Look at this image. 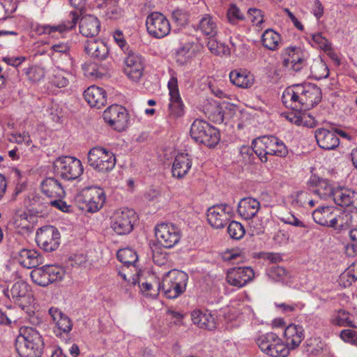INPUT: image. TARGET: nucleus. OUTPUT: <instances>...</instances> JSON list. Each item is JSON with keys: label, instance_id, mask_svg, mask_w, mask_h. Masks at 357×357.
<instances>
[{"label": "nucleus", "instance_id": "1", "mask_svg": "<svg viewBox=\"0 0 357 357\" xmlns=\"http://www.w3.org/2000/svg\"><path fill=\"white\" fill-rule=\"evenodd\" d=\"M321 100V89L315 84L304 83L287 88L282 96V102L292 108L310 109Z\"/></svg>", "mask_w": 357, "mask_h": 357}, {"label": "nucleus", "instance_id": "2", "mask_svg": "<svg viewBox=\"0 0 357 357\" xmlns=\"http://www.w3.org/2000/svg\"><path fill=\"white\" fill-rule=\"evenodd\" d=\"M42 335L32 327H22L17 338V351L21 357H40L43 353Z\"/></svg>", "mask_w": 357, "mask_h": 357}, {"label": "nucleus", "instance_id": "3", "mask_svg": "<svg viewBox=\"0 0 357 357\" xmlns=\"http://www.w3.org/2000/svg\"><path fill=\"white\" fill-rule=\"evenodd\" d=\"M314 221L322 226L341 229L347 224L348 215L333 206L319 207L312 213Z\"/></svg>", "mask_w": 357, "mask_h": 357}, {"label": "nucleus", "instance_id": "4", "mask_svg": "<svg viewBox=\"0 0 357 357\" xmlns=\"http://www.w3.org/2000/svg\"><path fill=\"white\" fill-rule=\"evenodd\" d=\"M82 162L72 156H61L56 158L53 163L54 174L66 181L79 178L83 173Z\"/></svg>", "mask_w": 357, "mask_h": 357}, {"label": "nucleus", "instance_id": "5", "mask_svg": "<svg viewBox=\"0 0 357 357\" xmlns=\"http://www.w3.org/2000/svg\"><path fill=\"white\" fill-rule=\"evenodd\" d=\"M188 275L186 273L172 270L163 278L161 285L162 291L168 298H176L183 293L186 289Z\"/></svg>", "mask_w": 357, "mask_h": 357}, {"label": "nucleus", "instance_id": "6", "mask_svg": "<svg viewBox=\"0 0 357 357\" xmlns=\"http://www.w3.org/2000/svg\"><path fill=\"white\" fill-rule=\"evenodd\" d=\"M116 160L114 154L102 146H95L88 153V164L100 173L111 172L115 167Z\"/></svg>", "mask_w": 357, "mask_h": 357}, {"label": "nucleus", "instance_id": "7", "mask_svg": "<svg viewBox=\"0 0 357 357\" xmlns=\"http://www.w3.org/2000/svg\"><path fill=\"white\" fill-rule=\"evenodd\" d=\"M191 137L199 144L208 147H214L220 141L219 131L206 121L196 119L190 128Z\"/></svg>", "mask_w": 357, "mask_h": 357}, {"label": "nucleus", "instance_id": "8", "mask_svg": "<svg viewBox=\"0 0 357 357\" xmlns=\"http://www.w3.org/2000/svg\"><path fill=\"white\" fill-rule=\"evenodd\" d=\"M80 208L89 213L100 211L106 201L105 190L98 186H91L82 190L77 197Z\"/></svg>", "mask_w": 357, "mask_h": 357}, {"label": "nucleus", "instance_id": "9", "mask_svg": "<svg viewBox=\"0 0 357 357\" xmlns=\"http://www.w3.org/2000/svg\"><path fill=\"white\" fill-rule=\"evenodd\" d=\"M10 301L17 304L22 310L28 313L31 310L34 298L29 285L24 281L15 282L10 289L3 291Z\"/></svg>", "mask_w": 357, "mask_h": 357}, {"label": "nucleus", "instance_id": "10", "mask_svg": "<svg viewBox=\"0 0 357 357\" xmlns=\"http://www.w3.org/2000/svg\"><path fill=\"white\" fill-rule=\"evenodd\" d=\"M169 90V104L167 110V119L173 122L183 116L185 114V106L181 99L178 79L174 73H171V77L167 83Z\"/></svg>", "mask_w": 357, "mask_h": 357}, {"label": "nucleus", "instance_id": "11", "mask_svg": "<svg viewBox=\"0 0 357 357\" xmlns=\"http://www.w3.org/2000/svg\"><path fill=\"white\" fill-rule=\"evenodd\" d=\"M256 343L261 351L271 357H285L289 354L288 347L274 333H266L259 335Z\"/></svg>", "mask_w": 357, "mask_h": 357}, {"label": "nucleus", "instance_id": "12", "mask_svg": "<svg viewBox=\"0 0 357 357\" xmlns=\"http://www.w3.org/2000/svg\"><path fill=\"white\" fill-rule=\"evenodd\" d=\"M111 228L118 235H126L133 229V223L136 220L135 213L129 208L115 211L111 218Z\"/></svg>", "mask_w": 357, "mask_h": 357}, {"label": "nucleus", "instance_id": "13", "mask_svg": "<svg viewBox=\"0 0 357 357\" xmlns=\"http://www.w3.org/2000/svg\"><path fill=\"white\" fill-rule=\"evenodd\" d=\"M148 33L153 38L160 39L169 34L171 25L167 17L160 12H152L146 19Z\"/></svg>", "mask_w": 357, "mask_h": 357}, {"label": "nucleus", "instance_id": "14", "mask_svg": "<svg viewBox=\"0 0 357 357\" xmlns=\"http://www.w3.org/2000/svg\"><path fill=\"white\" fill-rule=\"evenodd\" d=\"M155 235L158 243L165 248H173L179 242L181 236V230L176 225L167 222L156 225Z\"/></svg>", "mask_w": 357, "mask_h": 357}, {"label": "nucleus", "instance_id": "15", "mask_svg": "<svg viewBox=\"0 0 357 357\" xmlns=\"http://www.w3.org/2000/svg\"><path fill=\"white\" fill-rule=\"evenodd\" d=\"M36 241L45 252H52L57 249L60 244V234L53 226H44L37 230Z\"/></svg>", "mask_w": 357, "mask_h": 357}, {"label": "nucleus", "instance_id": "16", "mask_svg": "<svg viewBox=\"0 0 357 357\" xmlns=\"http://www.w3.org/2000/svg\"><path fill=\"white\" fill-rule=\"evenodd\" d=\"M144 70V59L135 52L128 51L124 59L123 73L129 79L138 82Z\"/></svg>", "mask_w": 357, "mask_h": 357}, {"label": "nucleus", "instance_id": "17", "mask_svg": "<svg viewBox=\"0 0 357 357\" xmlns=\"http://www.w3.org/2000/svg\"><path fill=\"white\" fill-rule=\"evenodd\" d=\"M104 121L117 131L124 130L129 121L126 109L119 105H113L107 107L102 114Z\"/></svg>", "mask_w": 357, "mask_h": 357}, {"label": "nucleus", "instance_id": "18", "mask_svg": "<svg viewBox=\"0 0 357 357\" xmlns=\"http://www.w3.org/2000/svg\"><path fill=\"white\" fill-rule=\"evenodd\" d=\"M283 64L285 67L301 71L307 65V53L298 47H287L282 52Z\"/></svg>", "mask_w": 357, "mask_h": 357}, {"label": "nucleus", "instance_id": "19", "mask_svg": "<svg viewBox=\"0 0 357 357\" xmlns=\"http://www.w3.org/2000/svg\"><path fill=\"white\" fill-rule=\"evenodd\" d=\"M233 208L227 204H220L210 207L207 211L208 223L215 229L223 228L233 215Z\"/></svg>", "mask_w": 357, "mask_h": 357}, {"label": "nucleus", "instance_id": "20", "mask_svg": "<svg viewBox=\"0 0 357 357\" xmlns=\"http://www.w3.org/2000/svg\"><path fill=\"white\" fill-rule=\"evenodd\" d=\"M70 20L63 22L58 25L39 24H36L33 26V29L38 35H49L52 38L58 37L59 34H61L66 31L71 30L77 24L79 15L77 12H70Z\"/></svg>", "mask_w": 357, "mask_h": 357}, {"label": "nucleus", "instance_id": "21", "mask_svg": "<svg viewBox=\"0 0 357 357\" xmlns=\"http://www.w3.org/2000/svg\"><path fill=\"white\" fill-rule=\"evenodd\" d=\"M255 278L253 269L249 266L235 267L227 273V282L231 286L241 288Z\"/></svg>", "mask_w": 357, "mask_h": 357}, {"label": "nucleus", "instance_id": "22", "mask_svg": "<svg viewBox=\"0 0 357 357\" xmlns=\"http://www.w3.org/2000/svg\"><path fill=\"white\" fill-rule=\"evenodd\" d=\"M334 202L342 207L351 206L354 211L357 212V192L342 186L335 188L333 193Z\"/></svg>", "mask_w": 357, "mask_h": 357}, {"label": "nucleus", "instance_id": "23", "mask_svg": "<svg viewBox=\"0 0 357 357\" xmlns=\"http://www.w3.org/2000/svg\"><path fill=\"white\" fill-rule=\"evenodd\" d=\"M317 144L325 150H334L340 145V139L337 133L324 128H317L314 131Z\"/></svg>", "mask_w": 357, "mask_h": 357}, {"label": "nucleus", "instance_id": "24", "mask_svg": "<svg viewBox=\"0 0 357 357\" xmlns=\"http://www.w3.org/2000/svg\"><path fill=\"white\" fill-rule=\"evenodd\" d=\"M284 344L289 350L294 349L298 347L305 337L304 329L303 326L294 324L287 326L283 332Z\"/></svg>", "mask_w": 357, "mask_h": 357}, {"label": "nucleus", "instance_id": "25", "mask_svg": "<svg viewBox=\"0 0 357 357\" xmlns=\"http://www.w3.org/2000/svg\"><path fill=\"white\" fill-rule=\"evenodd\" d=\"M84 100L91 107L100 109L107 103V93L104 89L92 85L83 93Z\"/></svg>", "mask_w": 357, "mask_h": 357}, {"label": "nucleus", "instance_id": "26", "mask_svg": "<svg viewBox=\"0 0 357 357\" xmlns=\"http://www.w3.org/2000/svg\"><path fill=\"white\" fill-rule=\"evenodd\" d=\"M191 319L200 328L213 330L216 327L215 314L208 310H194L191 312Z\"/></svg>", "mask_w": 357, "mask_h": 357}, {"label": "nucleus", "instance_id": "27", "mask_svg": "<svg viewBox=\"0 0 357 357\" xmlns=\"http://www.w3.org/2000/svg\"><path fill=\"white\" fill-rule=\"evenodd\" d=\"M192 163V160L188 153L177 154L172 164V176L177 178H183L191 169Z\"/></svg>", "mask_w": 357, "mask_h": 357}, {"label": "nucleus", "instance_id": "28", "mask_svg": "<svg viewBox=\"0 0 357 357\" xmlns=\"http://www.w3.org/2000/svg\"><path fill=\"white\" fill-rule=\"evenodd\" d=\"M271 137L272 135H264L252 142V150L262 162H266L268 160V156L271 155Z\"/></svg>", "mask_w": 357, "mask_h": 357}, {"label": "nucleus", "instance_id": "29", "mask_svg": "<svg viewBox=\"0 0 357 357\" xmlns=\"http://www.w3.org/2000/svg\"><path fill=\"white\" fill-rule=\"evenodd\" d=\"M86 53L94 59L103 60L108 55V48L106 44L97 39L87 40L84 44Z\"/></svg>", "mask_w": 357, "mask_h": 357}, {"label": "nucleus", "instance_id": "30", "mask_svg": "<svg viewBox=\"0 0 357 357\" xmlns=\"http://www.w3.org/2000/svg\"><path fill=\"white\" fill-rule=\"evenodd\" d=\"M261 204L259 202L252 197L243 198L238 205V213L245 220L254 218L258 213Z\"/></svg>", "mask_w": 357, "mask_h": 357}, {"label": "nucleus", "instance_id": "31", "mask_svg": "<svg viewBox=\"0 0 357 357\" xmlns=\"http://www.w3.org/2000/svg\"><path fill=\"white\" fill-rule=\"evenodd\" d=\"M100 29L98 19L92 15L83 16L79 22V31L85 37L93 38L98 35Z\"/></svg>", "mask_w": 357, "mask_h": 357}, {"label": "nucleus", "instance_id": "32", "mask_svg": "<svg viewBox=\"0 0 357 357\" xmlns=\"http://www.w3.org/2000/svg\"><path fill=\"white\" fill-rule=\"evenodd\" d=\"M42 192L50 198H63L65 191L61 184L53 177L44 179L40 183Z\"/></svg>", "mask_w": 357, "mask_h": 357}, {"label": "nucleus", "instance_id": "33", "mask_svg": "<svg viewBox=\"0 0 357 357\" xmlns=\"http://www.w3.org/2000/svg\"><path fill=\"white\" fill-rule=\"evenodd\" d=\"M18 261L25 268H35L43 263V258L35 250L23 249L19 252Z\"/></svg>", "mask_w": 357, "mask_h": 357}, {"label": "nucleus", "instance_id": "34", "mask_svg": "<svg viewBox=\"0 0 357 357\" xmlns=\"http://www.w3.org/2000/svg\"><path fill=\"white\" fill-rule=\"evenodd\" d=\"M231 82L237 87L248 89L254 83V76L250 73L243 70H234L229 73Z\"/></svg>", "mask_w": 357, "mask_h": 357}, {"label": "nucleus", "instance_id": "35", "mask_svg": "<svg viewBox=\"0 0 357 357\" xmlns=\"http://www.w3.org/2000/svg\"><path fill=\"white\" fill-rule=\"evenodd\" d=\"M73 74L61 68L54 69L49 77L48 82L52 87L63 88L67 86L73 79Z\"/></svg>", "mask_w": 357, "mask_h": 357}, {"label": "nucleus", "instance_id": "36", "mask_svg": "<svg viewBox=\"0 0 357 357\" xmlns=\"http://www.w3.org/2000/svg\"><path fill=\"white\" fill-rule=\"evenodd\" d=\"M261 41L263 47L271 51L278 50L282 45L280 34L271 29H268L263 33Z\"/></svg>", "mask_w": 357, "mask_h": 357}, {"label": "nucleus", "instance_id": "37", "mask_svg": "<svg viewBox=\"0 0 357 357\" xmlns=\"http://www.w3.org/2000/svg\"><path fill=\"white\" fill-rule=\"evenodd\" d=\"M288 202L296 208L305 207L306 205L313 207L315 205L314 199H310L308 192L303 190L291 193L288 197Z\"/></svg>", "mask_w": 357, "mask_h": 357}, {"label": "nucleus", "instance_id": "38", "mask_svg": "<svg viewBox=\"0 0 357 357\" xmlns=\"http://www.w3.org/2000/svg\"><path fill=\"white\" fill-rule=\"evenodd\" d=\"M330 322L340 327H355L352 319V315L344 310L334 311L331 316Z\"/></svg>", "mask_w": 357, "mask_h": 357}, {"label": "nucleus", "instance_id": "39", "mask_svg": "<svg viewBox=\"0 0 357 357\" xmlns=\"http://www.w3.org/2000/svg\"><path fill=\"white\" fill-rule=\"evenodd\" d=\"M199 29L208 38H215L218 28L216 20L210 15H204L199 21Z\"/></svg>", "mask_w": 357, "mask_h": 357}, {"label": "nucleus", "instance_id": "40", "mask_svg": "<svg viewBox=\"0 0 357 357\" xmlns=\"http://www.w3.org/2000/svg\"><path fill=\"white\" fill-rule=\"evenodd\" d=\"M311 75L315 79H321L328 77L329 70L325 62L321 59H314L310 66Z\"/></svg>", "mask_w": 357, "mask_h": 357}, {"label": "nucleus", "instance_id": "41", "mask_svg": "<svg viewBox=\"0 0 357 357\" xmlns=\"http://www.w3.org/2000/svg\"><path fill=\"white\" fill-rule=\"evenodd\" d=\"M47 265L40 268H35L31 272V278L33 282L40 286L45 287L51 283L48 274Z\"/></svg>", "mask_w": 357, "mask_h": 357}, {"label": "nucleus", "instance_id": "42", "mask_svg": "<svg viewBox=\"0 0 357 357\" xmlns=\"http://www.w3.org/2000/svg\"><path fill=\"white\" fill-rule=\"evenodd\" d=\"M137 283H139L142 294L146 298L152 299L156 298L160 290L162 289L160 284L156 281L153 283L150 282H143L140 283L138 281Z\"/></svg>", "mask_w": 357, "mask_h": 357}, {"label": "nucleus", "instance_id": "43", "mask_svg": "<svg viewBox=\"0 0 357 357\" xmlns=\"http://www.w3.org/2000/svg\"><path fill=\"white\" fill-rule=\"evenodd\" d=\"M335 188L328 180L318 178L317 188L314 192L321 199H326L330 197H333Z\"/></svg>", "mask_w": 357, "mask_h": 357}, {"label": "nucleus", "instance_id": "44", "mask_svg": "<svg viewBox=\"0 0 357 357\" xmlns=\"http://www.w3.org/2000/svg\"><path fill=\"white\" fill-rule=\"evenodd\" d=\"M118 259L126 266H134L138 260L137 252L132 248H125L117 252Z\"/></svg>", "mask_w": 357, "mask_h": 357}, {"label": "nucleus", "instance_id": "45", "mask_svg": "<svg viewBox=\"0 0 357 357\" xmlns=\"http://www.w3.org/2000/svg\"><path fill=\"white\" fill-rule=\"evenodd\" d=\"M309 43L314 48L321 50L324 52L331 50V44L321 33L311 34L307 38Z\"/></svg>", "mask_w": 357, "mask_h": 357}, {"label": "nucleus", "instance_id": "46", "mask_svg": "<svg viewBox=\"0 0 357 357\" xmlns=\"http://www.w3.org/2000/svg\"><path fill=\"white\" fill-rule=\"evenodd\" d=\"M207 47L212 54L218 56L229 55L231 50L223 43H218L215 38H208Z\"/></svg>", "mask_w": 357, "mask_h": 357}, {"label": "nucleus", "instance_id": "47", "mask_svg": "<svg viewBox=\"0 0 357 357\" xmlns=\"http://www.w3.org/2000/svg\"><path fill=\"white\" fill-rule=\"evenodd\" d=\"M70 46L67 43H59L52 45L49 55L53 59L57 58L59 56H62L67 60H70L69 54Z\"/></svg>", "mask_w": 357, "mask_h": 357}, {"label": "nucleus", "instance_id": "48", "mask_svg": "<svg viewBox=\"0 0 357 357\" xmlns=\"http://www.w3.org/2000/svg\"><path fill=\"white\" fill-rule=\"evenodd\" d=\"M275 305L278 312L288 315L293 314L303 307V305L299 302L275 303Z\"/></svg>", "mask_w": 357, "mask_h": 357}, {"label": "nucleus", "instance_id": "49", "mask_svg": "<svg viewBox=\"0 0 357 357\" xmlns=\"http://www.w3.org/2000/svg\"><path fill=\"white\" fill-rule=\"evenodd\" d=\"M272 146L271 149V155H275L280 158L286 157L289 153V150L285 144L278 137L273 136L271 137Z\"/></svg>", "mask_w": 357, "mask_h": 357}, {"label": "nucleus", "instance_id": "50", "mask_svg": "<svg viewBox=\"0 0 357 357\" xmlns=\"http://www.w3.org/2000/svg\"><path fill=\"white\" fill-rule=\"evenodd\" d=\"M48 275L51 280V283L61 281L65 275L66 271L64 268L57 265H47Z\"/></svg>", "mask_w": 357, "mask_h": 357}, {"label": "nucleus", "instance_id": "51", "mask_svg": "<svg viewBox=\"0 0 357 357\" xmlns=\"http://www.w3.org/2000/svg\"><path fill=\"white\" fill-rule=\"evenodd\" d=\"M348 236L352 243L345 245L346 252L348 255H356L357 254V225L349 229Z\"/></svg>", "mask_w": 357, "mask_h": 357}, {"label": "nucleus", "instance_id": "52", "mask_svg": "<svg viewBox=\"0 0 357 357\" xmlns=\"http://www.w3.org/2000/svg\"><path fill=\"white\" fill-rule=\"evenodd\" d=\"M8 140L11 142L18 144H24L30 146L32 144V140L28 132H12L8 136Z\"/></svg>", "mask_w": 357, "mask_h": 357}, {"label": "nucleus", "instance_id": "53", "mask_svg": "<svg viewBox=\"0 0 357 357\" xmlns=\"http://www.w3.org/2000/svg\"><path fill=\"white\" fill-rule=\"evenodd\" d=\"M227 17L228 21L233 24L245 19L243 13L235 4H231L227 9Z\"/></svg>", "mask_w": 357, "mask_h": 357}, {"label": "nucleus", "instance_id": "54", "mask_svg": "<svg viewBox=\"0 0 357 357\" xmlns=\"http://www.w3.org/2000/svg\"><path fill=\"white\" fill-rule=\"evenodd\" d=\"M247 19L257 27H261V24L264 22V15L261 10L257 8L248 9Z\"/></svg>", "mask_w": 357, "mask_h": 357}, {"label": "nucleus", "instance_id": "55", "mask_svg": "<svg viewBox=\"0 0 357 357\" xmlns=\"http://www.w3.org/2000/svg\"><path fill=\"white\" fill-rule=\"evenodd\" d=\"M227 232L232 238L240 239L244 236L245 231L240 222L232 221L227 227Z\"/></svg>", "mask_w": 357, "mask_h": 357}, {"label": "nucleus", "instance_id": "56", "mask_svg": "<svg viewBox=\"0 0 357 357\" xmlns=\"http://www.w3.org/2000/svg\"><path fill=\"white\" fill-rule=\"evenodd\" d=\"M31 216L26 212H22L16 214L13 218V224L17 228L28 229L30 226Z\"/></svg>", "mask_w": 357, "mask_h": 357}, {"label": "nucleus", "instance_id": "57", "mask_svg": "<svg viewBox=\"0 0 357 357\" xmlns=\"http://www.w3.org/2000/svg\"><path fill=\"white\" fill-rule=\"evenodd\" d=\"M26 74L30 81L37 82L45 77V70L43 68L35 66L26 69Z\"/></svg>", "mask_w": 357, "mask_h": 357}, {"label": "nucleus", "instance_id": "58", "mask_svg": "<svg viewBox=\"0 0 357 357\" xmlns=\"http://www.w3.org/2000/svg\"><path fill=\"white\" fill-rule=\"evenodd\" d=\"M268 276L275 282L284 281L287 271L281 266H273L268 271Z\"/></svg>", "mask_w": 357, "mask_h": 357}, {"label": "nucleus", "instance_id": "59", "mask_svg": "<svg viewBox=\"0 0 357 357\" xmlns=\"http://www.w3.org/2000/svg\"><path fill=\"white\" fill-rule=\"evenodd\" d=\"M119 275L123 279V282L121 285V290L126 294L130 295V291L132 288L136 285L138 282L137 277H134L132 279V281L127 279V276L125 273L121 271L119 272Z\"/></svg>", "mask_w": 357, "mask_h": 357}, {"label": "nucleus", "instance_id": "60", "mask_svg": "<svg viewBox=\"0 0 357 357\" xmlns=\"http://www.w3.org/2000/svg\"><path fill=\"white\" fill-rule=\"evenodd\" d=\"M340 337L344 342L356 345L357 343V331L351 329L342 330L340 333Z\"/></svg>", "mask_w": 357, "mask_h": 357}, {"label": "nucleus", "instance_id": "61", "mask_svg": "<svg viewBox=\"0 0 357 357\" xmlns=\"http://www.w3.org/2000/svg\"><path fill=\"white\" fill-rule=\"evenodd\" d=\"M280 220L284 224L294 227H306V225L292 213L284 215L280 218Z\"/></svg>", "mask_w": 357, "mask_h": 357}, {"label": "nucleus", "instance_id": "62", "mask_svg": "<svg viewBox=\"0 0 357 357\" xmlns=\"http://www.w3.org/2000/svg\"><path fill=\"white\" fill-rule=\"evenodd\" d=\"M345 277H349V279H347V284L355 282L357 280V267L355 265L350 266L340 275V278L343 280Z\"/></svg>", "mask_w": 357, "mask_h": 357}, {"label": "nucleus", "instance_id": "63", "mask_svg": "<svg viewBox=\"0 0 357 357\" xmlns=\"http://www.w3.org/2000/svg\"><path fill=\"white\" fill-rule=\"evenodd\" d=\"M113 39L116 45L124 52L128 51V45L121 31L116 30L113 33Z\"/></svg>", "mask_w": 357, "mask_h": 357}, {"label": "nucleus", "instance_id": "64", "mask_svg": "<svg viewBox=\"0 0 357 357\" xmlns=\"http://www.w3.org/2000/svg\"><path fill=\"white\" fill-rule=\"evenodd\" d=\"M55 324L60 331L64 333L70 332L73 326L71 320L66 315L60 319Z\"/></svg>", "mask_w": 357, "mask_h": 357}]
</instances>
